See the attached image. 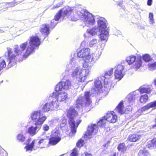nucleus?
Listing matches in <instances>:
<instances>
[{"label":"nucleus","instance_id":"2f4dec72","mask_svg":"<svg viewBox=\"0 0 156 156\" xmlns=\"http://www.w3.org/2000/svg\"><path fill=\"white\" fill-rule=\"evenodd\" d=\"M148 65V68L150 70L154 71L156 69V62L149 63Z\"/></svg>","mask_w":156,"mask_h":156},{"label":"nucleus","instance_id":"6e6552de","mask_svg":"<svg viewBox=\"0 0 156 156\" xmlns=\"http://www.w3.org/2000/svg\"><path fill=\"white\" fill-rule=\"evenodd\" d=\"M105 119L109 123H114L118 120V117L115 112L113 111H108L105 116Z\"/></svg>","mask_w":156,"mask_h":156},{"label":"nucleus","instance_id":"052dcab7","mask_svg":"<svg viewBox=\"0 0 156 156\" xmlns=\"http://www.w3.org/2000/svg\"><path fill=\"white\" fill-rule=\"evenodd\" d=\"M103 119H101L100 120L99 122H103Z\"/></svg>","mask_w":156,"mask_h":156},{"label":"nucleus","instance_id":"aec40b11","mask_svg":"<svg viewBox=\"0 0 156 156\" xmlns=\"http://www.w3.org/2000/svg\"><path fill=\"white\" fill-rule=\"evenodd\" d=\"M35 140H34L30 144H27L24 147L26 151H32L34 148V146L35 143Z\"/></svg>","mask_w":156,"mask_h":156},{"label":"nucleus","instance_id":"3c124183","mask_svg":"<svg viewBox=\"0 0 156 156\" xmlns=\"http://www.w3.org/2000/svg\"><path fill=\"white\" fill-rule=\"evenodd\" d=\"M17 2H16L15 1H14L13 2H11L8 3V4H9L11 6H14L15 5H16L18 4Z\"/></svg>","mask_w":156,"mask_h":156},{"label":"nucleus","instance_id":"e2e57ef3","mask_svg":"<svg viewBox=\"0 0 156 156\" xmlns=\"http://www.w3.org/2000/svg\"><path fill=\"white\" fill-rule=\"evenodd\" d=\"M1 152V150H0V152Z\"/></svg>","mask_w":156,"mask_h":156},{"label":"nucleus","instance_id":"f3484780","mask_svg":"<svg viewBox=\"0 0 156 156\" xmlns=\"http://www.w3.org/2000/svg\"><path fill=\"white\" fill-rule=\"evenodd\" d=\"M108 32L104 29L103 30L101 31V33L100 35V38L101 41H105L106 42L108 39Z\"/></svg>","mask_w":156,"mask_h":156},{"label":"nucleus","instance_id":"ddd939ff","mask_svg":"<svg viewBox=\"0 0 156 156\" xmlns=\"http://www.w3.org/2000/svg\"><path fill=\"white\" fill-rule=\"evenodd\" d=\"M150 108H152L154 109H156V100L155 101L149 103L143 106L141 108V110L142 112L148 110Z\"/></svg>","mask_w":156,"mask_h":156},{"label":"nucleus","instance_id":"4468645a","mask_svg":"<svg viewBox=\"0 0 156 156\" xmlns=\"http://www.w3.org/2000/svg\"><path fill=\"white\" fill-rule=\"evenodd\" d=\"M82 16L84 17L85 21L88 22L89 24H93L95 22V20L94 17L90 13L87 14H83Z\"/></svg>","mask_w":156,"mask_h":156},{"label":"nucleus","instance_id":"c85d7f7f","mask_svg":"<svg viewBox=\"0 0 156 156\" xmlns=\"http://www.w3.org/2000/svg\"><path fill=\"white\" fill-rule=\"evenodd\" d=\"M148 99V96L146 94L141 96L140 98V101L141 103H145Z\"/></svg>","mask_w":156,"mask_h":156},{"label":"nucleus","instance_id":"a211bd4d","mask_svg":"<svg viewBox=\"0 0 156 156\" xmlns=\"http://www.w3.org/2000/svg\"><path fill=\"white\" fill-rule=\"evenodd\" d=\"M84 97L86 100L85 105L87 107L89 106L92 103L90 98V92L88 91L85 92L84 94Z\"/></svg>","mask_w":156,"mask_h":156},{"label":"nucleus","instance_id":"473e14b6","mask_svg":"<svg viewBox=\"0 0 156 156\" xmlns=\"http://www.w3.org/2000/svg\"><path fill=\"white\" fill-rule=\"evenodd\" d=\"M62 11V9H61L59 10L58 12L55 15L54 18V19L55 21H57L60 19Z\"/></svg>","mask_w":156,"mask_h":156},{"label":"nucleus","instance_id":"2eb2a0df","mask_svg":"<svg viewBox=\"0 0 156 156\" xmlns=\"http://www.w3.org/2000/svg\"><path fill=\"white\" fill-rule=\"evenodd\" d=\"M140 135L137 133H134L129 135L127 138L128 141L131 142H135L140 139Z\"/></svg>","mask_w":156,"mask_h":156},{"label":"nucleus","instance_id":"09e8293b","mask_svg":"<svg viewBox=\"0 0 156 156\" xmlns=\"http://www.w3.org/2000/svg\"><path fill=\"white\" fill-rule=\"evenodd\" d=\"M0 156H8V153L5 150H1L0 152Z\"/></svg>","mask_w":156,"mask_h":156},{"label":"nucleus","instance_id":"13d9d810","mask_svg":"<svg viewBox=\"0 0 156 156\" xmlns=\"http://www.w3.org/2000/svg\"><path fill=\"white\" fill-rule=\"evenodd\" d=\"M109 156H116V153L115 152H112V154Z\"/></svg>","mask_w":156,"mask_h":156},{"label":"nucleus","instance_id":"f257e3e1","mask_svg":"<svg viewBox=\"0 0 156 156\" xmlns=\"http://www.w3.org/2000/svg\"><path fill=\"white\" fill-rule=\"evenodd\" d=\"M41 39L37 36H30L29 40V44L28 45V42H25L21 44L19 46L17 44L15 45V47L13 50L15 54L13 53L11 48L7 47L6 48L7 54V61L8 66L11 67L15 65L17 62V57L21 55L22 52L26 49V50L21 57L19 58V61H22L27 58L31 54L35 52V50L38 49L41 44Z\"/></svg>","mask_w":156,"mask_h":156},{"label":"nucleus","instance_id":"de8ad7c7","mask_svg":"<svg viewBox=\"0 0 156 156\" xmlns=\"http://www.w3.org/2000/svg\"><path fill=\"white\" fill-rule=\"evenodd\" d=\"M149 18L151 22L152 23H153L154 22V15L153 13L150 12L149 13Z\"/></svg>","mask_w":156,"mask_h":156},{"label":"nucleus","instance_id":"a18cd8bd","mask_svg":"<svg viewBox=\"0 0 156 156\" xmlns=\"http://www.w3.org/2000/svg\"><path fill=\"white\" fill-rule=\"evenodd\" d=\"M84 61V62L83 64V66L85 68H87L88 66V63L91 62L92 60L87 61L86 59H83Z\"/></svg>","mask_w":156,"mask_h":156},{"label":"nucleus","instance_id":"a19ab883","mask_svg":"<svg viewBox=\"0 0 156 156\" xmlns=\"http://www.w3.org/2000/svg\"><path fill=\"white\" fill-rule=\"evenodd\" d=\"M78 151L76 149L74 148L72 150V153L70 154V156H78Z\"/></svg>","mask_w":156,"mask_h":156},{"label":"nucleus","instance_id":"1a4fd4ad","mask_svg":"<svg viewBox=\"0 0 156 156\" xmlns=\"http://www.w3.org/2000/svg\"><path fill=\"white\" fill-rule=\"evenodd\" d=\"M72 85L70 81L67 80L65 82H61L57 84L55 87V90L56 91H59L62 89L67 90L70 88Z\"/></svg>","mask_w":156,"mask_h":156},{"label":"nucleus","instance_id":"79ce46f5","mask_svg":"<svg viewBox=\"0 0 156 156\" xmlns=\"http://www.w3.org/2000/svg\"><path fill=\"white\" fill-rule=\"evenodd\" d=\"M98 23L100 27L104 28L106 26L105 23L102 20H98Z\"/></svg>","mask_w":156,"mask_h":156},{"label":"nucleus","instance_id":"4d7b16f0","mask_svg":"<svg viewBox=\"0 0 156 156\" xmlns=\"http://www.w3.org/2000/svg\"><path fill=\"white\" fill-rule=\"evenodd\" d=\"M116 3H118V5L119 6H121L122 5L123 3V0H122L120 2L118 3V2H116Z\"/></svg>","mask_w":156,"mask_h":156},{"label":"nucleus","instance_id":"680f3d73","mask_svg":"<svg viewBox=\"0 0 156 156\" xmlns=\"http://www.w3.org/2000/svg\"><path fill=\"white\" fill-rule=\"evenodd\" d=\"M31 140V139L30 138H28L27 140L28 141H29Z\"/></svg>","mask_w":156,"mask_h":156},{"label":"nucleus","instance_id":"f03ea898","mask_svg":"<svg viewBox=\"0 0 156 156\" xmlns=\"http://www.w3.org/2000/svg\"><path fill=\"white\" fill-rule=\"evenodd\" d=\"M30 117L33 121L34 122V125L36 126H31L27 129V132L31 136L35 135L38 131L37 126L42 125L46 120L47 117L45 116H41V112L40 110L34 111L31 114Z\"/></svg>","mask_w":156,"mask_h":156},{"label":"nucleus","instance_id":"c9c22d12","mask_svg":"<svg viewBox=\"0 0 156 156\" xmlns=\"http://www.w3.org/2000/svg\"><path fill=\"white\" fill-rule=\"evenodd\" d=\"M148 155V152L144 149L140 150L138 153V156H147Z\"/></svg>","mask_w":156,"mask_h":156},{"label":"nucleus","instance_id":"ea45409f","mask_svg":"<svg viewBox=\"0 0 156 156\" xmlns=\"http://www.w3.org/2000/svg\"><path fill=\"white\" fill-rule=\"evenodd\" d=\"M6 64L5 60H3L2 61H0V71L3 68L6 67Z\"/></svg>","mask_w":156,"mask_h":156},{"label":"nucleus","instance_id":"8fccbe9b","mask_svg":"<svg viewBox=\"0 0 156 156\" xmlns=\"http://www.w3.org/2000/svg\"><path fill=\"white\" fill-rule=\"evenodd\" d=\"M49 129V127L47 124L44 125L43 127V129L45 131H48Z\"/></svg>","mask_w":156,"mask_h":156},{"label":"nucleus","instance_id":"6e6d98bb","mask_svg":"<svg viewBox=\"0 0 156 156\" xmlns=\"http://www.w3.org/2000/svg\"><path fill=\"white\" fill-rule=\"evenodd\" d=\"M154 122L155 123L152 126V128H154L156 127V118L154 119Z\"/></svg>","mask_w":156,"mask_h":156},{"label":"nucleus","instance_id":"bb28decb","mask_svg":"<svg viewBox=\"0 0 156 156\" xmlns=\"http://www.w3.org/2000/svg\"><path fill=\"white\" fill-rule=\"evenodd\" d=\"M136 59V56L135 55H131L126 58V61L129 65H131L135 61Z\"/></svg>","mask_w":156,"mask_h":156},{"label":"nucleus","instance_id":"7c9ffc66","mask_svg":"<svg viewBox=\"0 0 156 156\" xmlns=\"http://www.w3.org/2000/svg\"><path fill=\"white\" fill-rule=\"evenodd\" d=\"M60 127L61 129L64 130L67 128L66 119H63L60 123Z\"/></svg>","mask_w":156,"mask_h":156},{"label":"nucleus","instance_id":"603ef678","mask_svg":"<svg viewBox=\"0 0 156 156\" xmlns=\"http://www.w3.org/2000/svg\"><path fill=\"white\" fill-rule=\"evenodd\" d=\"M152 0H147V4L148 6H151L152 4Z\"/></svg>","mask_w":156,"mask_h":156},{"label":"nucleus","instance_id":"0eeeda50","mask_svg":"<svg viewBox=\"0 0 156 156\" xmlns=\"http://www.w3.org/2000/svg\"><path fill=\"white\" fill-rule=\"evenodd\" d=\"M59 104L57 103V101H52L44 105L42 107V110L44 112L51 111L53 110L55 108H57Z\"/></svg>","mask_w":156,"mask_h":156},{"label":"nucleus","instance_id":"9d476101","mask_svg":"<svg viewBox=\"0 0 156 156\" xmlns=\"http://www.w3.org/2000/svg\"><path fill=\"white\" fill-rule=\"evenodd\" d=\"M50 27L49 25L47 23H44L41 26L40 29V31L42 34H43L45 37H48L50 32Z\"/></svg>","mask_w":156,"mask_h":156},{"label":"nucleus","instance_id":"4c0bfd02","mask_svg":"<svg viewBox=\"0 0 156 156\" xmlns=\"http://www.w3.org/2000/svg\"><path fill=\"white\" fill-rule=\"evenodd\" d=\"M84 140L82 139H80L76 143V146L78 147H83L84 144Z\"/></svg>","mask_w":156,"mask_h":156},{"label":"nucleus","instance_id":"f8f14e48","mask_svg":"<svg viewBox=\"0 0 156 156\" xmlns=\"http://www.w3.org/2000/svg\"><path fill=\"white\" fill-rule=\"evenodd\" d=\"M123 68L122 67L120 66L118 67L115 72V78L118 80H120L122 78L123 74L122 73V70Z\"/></svg>","mask_w":156,"mask_h":156},{"label":"nucleus","instance_id":"cd10ccee","mask_svg":"<svg viewBox=\"0 0 156 156\" xmlns=\"http://www.w3.org/2000/svg\"><path fill=\"white\" fill-rule=\"evenodd\" d=\"M17 140L19 142H23L26 140V137L23 133L18 134L16 137Z\"/></svg>","mask_w":156,"mask_h":156},{"label":"nucleus","instance_id":"37998d69","mask_svg":"<svg viewBox=\"0 0 156 156\" xmlns=\"http://www.w3.org/2000/svg\"><path fill=\"white\" fill-rule=\"evenodd\" d=\"M86 79V76L83 75H81L80 76L78 80L79 83H83L85 81Z\"/></svg>","mask_w":156,"mask_h":156},{"label":"nucleus","instance_id":"dca6fc26","mask_svg":"<svg viewBox=\"0 0 156 156\" xmlns=\"http://www.w3.org/2000/svg\"><path fill=\"white\" fill-rule=\"evenodd\" d=\"M84 104V98L82 96H79L76 100L75 102L76 107L79 108L82 107Z\"/></svg>","mask_w":156,"mask_h":156},{"label":"nucleus","instance_id":"49530a36","mask_svg":"<svg viewBox=\"0 0 156 156\" xmlns=\"http://www.w3.org/2000/svg\"><path fill=\"white\" fill-rule=\"evenodd\" d=\"M113 73V69H111L110 70L106 71L105 73V76H110L112 75Z\"/></svg>","mask_w":156,"mask_h":156},{"label":"nucleus","instance_id":"72a5a7b5","mask_svg":"<svg viewBox=\"0 0 156 156\" xmlns=\"http://www.w3.org/2000/svg\"><path fill=\"white\" fill-rule=\"evenodd\" d=\"M149 147H152L155 149H156V138L152 140L151 142V144H148Z\"/></svg>","mask_w":156,"mask_h":156},{"label":"nucleus","instance_id":"7ed1b4c3","mask_svg":"<svg viewBox=\"0 0 156 156\" xmlns=\"http://www.w3.org/2000/svg\"><path fill=\"white\" fill-rule=\"evenodd\" d=\"M66 117L68 118V123L70 129L71 133L74 135L76 132V129L78 125L81 122V121L79 120L77 122H75L74 118L78 115V112L73 107H70L68 109L66 110Z\"/></svg>","mask_w":156,"mask_h":156},{"label":"nucleus","instance_id":"864d4df0","mask_svg":"<svg viewBox=\"0 0 156 156\" xmlns=\"http://www.w3.org/2000/svg\"><path fill=\"white\" fill-rule=\"evenodd\" d=\"M84 153L85 156H93L91 154L88 153L87 152H85Z\"/></svg>","mask_w":156,"mask_h":156},{"label":"nucleus","instance_id":"bf43d9fd","mask_svg":"<svg viewBox=\"0 0 156 156\" xmlns=\"http://www.w3.org/2000/svg\"><path fill=\"white\" fill-rule=\"evenodd\" d=\"M101 153L103 154H106V151L104 149L102 150Z\"/></svg>","mask_w":156,"mask_h":156},{"label":"nucleus","instance_id":"9b49d317","mask_svg":"<svg viewBox=\"0 0 156 156\" xmlns=\"http://www.w3.org/2000/svg\"><path fill=\"white\" fill-rule=\"evenodd\" d=\"M95 127H97V126L95 124H92L90 126H88L87 131L85 133L84 137V138H90V136L94 132V130Z\"/></svg>","mask_w":156,"mask_h":156},{"label":"nucleus","instance_id":"4be33fe9","mask_svg":"<svg viewBox=\"0 0 156 156\" xmlns=\"http://www.w3.org/2000/svg\"><path fill=\"white\" fill-rule=\"evenodd\" d=\"M117 148L119 151L122 153H125L126 151L127 147L124 142L120 143L117 147Z\"/></svg>","mask_w":156,"mask_h":156},{"label":"nucleus","instance_id":"b1692460","mask_svg":"<svg viewBox=\"0 0 156 156\" xmlns=\"http://www.w3.org/2000/svg\"><path fill=\"white\" fill-rule=\"evenodd\" d=\"M85 71V70H82L79 68H76L73 72L72 75L73 77L77 76L78 74L81 76L82 73Z\"/></svg>","mask_w":156,"mask_h":156},{"label":"nucleus","instance_id":"412c9836","mask_svg":"<svg viewBox=\"0 0 156 156\" xmlns=\"http://www.w3.org/2000/svg\"><path fill=\"white\" fill-rule=\"evenodd\" d=\"M142 64V62L141 59V58H138L135 62V63L133 66V69L137 70L140 68Z\"/></svg>","mask_w":156,"mask_h":156},{"label":"nucleus","instance_id":"f704fd0d","mask_svg":"<svg viewBox=\"0 0 156 156\" xmlns=\"http://www.w3.org/2000/svg\"><path fill=\"white\" fill-rule=\"evenodd\" d=\"M97 29L95 28H92L90 30L88 29L87 32L88 33L92 35H94L97 34Z\"/></svg>","mask_w":156,"mask_h":156},{"label":"nucleus","instance_id":"e433bc0d","mask_svg":"<svg viewBox=\"0 0 156 156\" xmlns=\"http://www.w3.org/2000/svg\"><path fill=\"white\" fill-rule=\"evenodd\" d=\"M143 59L145 62H149L151 60L150 55L147 54H145L143 56Z\"/></svg>","mask_w":156,"mask_h":156},{"label":"nucleus","instance_id":"c03bdc74","mask_svg":"<svg viewBox=\"0 0 156 156\" xmlns=\"http://www.w3.org/2000/svg\"><path fill=\"white\" fill-rule=\"evenodd\" d=\"M46 139H40L38 142V144L39 145H41L42 144L43 145H45L47 143V142L46 141Z\"/></svg>","mask_w":156,"mask_h":156},{"label":"nucleus","instance_id":"39448f33","mask_svg":"<svg viewBox=\"0 0 156 156\" xmlns=\"http://www.w3.org/2000/svg\"><path fill=\"white\" fill-rule=\"evenodd\" d=\"M51 96L52 98H55L56 99L55 101H57L58 104V101H63L66 99L67 94L61 89L59 91H56L55 89V92L52 94Z\"/></svg>","mask_w":156,"mask_h":156},{"label":"nucleus","instance_id":"58836bf2","mask_svg":"<svg viewBox=\"0 0 156 156\" xmlns=\"http://www.w3.org/2000/svg\"><path fill=\"white\" fill-rule=\"evenodd\" d=\"M97 43V39H93L89 43V46L90 47H92L95 46Z\"/></svg>","mask_w":156,"mask_h":156},{"label":"nucleus","instance_id":"5701e85b","mask_svg":"<svg viewBox=\"0 0 156 156\" xmlns=\"http://www.w3.org/2000/svg\"><path fill=\"white\" fill-rule=\"evenodd\" d=\"M139 90L141 94L146 93L148 94L152 91L151 89L148 87H141L139 88Z\"/></svg>","mask_w":156,"mask_h":156},{"label":"nucleus","instance_id":"393cba45","mask_svg":"<svg viewBox=\"0 0 156 156\" xmlns=\"http://www.w3.org/2000/svg\"><path fill=\"white\" fill-rule=\"evenodd\" d=\"M82 15V13L80 12H78L77 13H75V14H73V16H71V20L72 21H76L79 18L82 17L81 16Z\"/></svg>","mask_w":156,"mask_h":156},{"label":"nucleus","instance_id":"a878e982","mask_svg":"<svg viewBox=\"0 0 156 156\" xmlns=\"http://www.w3.org/2000/svg\"><path fill=\"white\" fill-rule=\"evenodd\" d=\"M123 104V101H120L116 107V110L118 111V112L121 114H123L124 113V112H123V111L124 108Z\"/></svg>","mask_w":156,"mask_h":156},{"label":"nucleus","instance_id":"6ab92c4d","mask_svg":"<svg viewBox=\"0 0 156 156\" xmlns=\"http://www.w3.org/2000/svg\"><path fill=\"white\" fill-rule=\"evenodd\" d=\"M94 90L96 91H100L102 87L101 82L99 80H96L94 82Z\"/></svg>","mask_w":156,"mask_h":156},{"label":"nucleus","instance_id":"20e7f679","mask_svg":"<svg viewBox=\"0 0 156 156\" xmlns=\"http://www.w3.org/2000/svg\"><path fill=\"white\" fill-rule=\"evenodd\" d=\"M78 57L82 58L87 61L92 60L93 56L90 54V49L88 48H83L77 54Z\"/></svg>","mask_w":156,"mask_h":156},{"label":"nucleus","instance_id":"c756f323","mask_svg":"<svg viewBox=\"0 0 156 156\" xmlns=\"http://www.w3.org/2000/svg\"><path fill=\"white\" fill-rule=\"evenodd\" d=\"M73 12V9L70 8H68L64 11L63 14V16L64 17L67 16H69L72 14Z\"/></svg>","mask_w":156,"mask_h":156},{"label":"nucleus","instance_id":"5fc2aeb1","mask_svg":"<svg viewBox=\"0 0 156 156\" xmlns=\"http://www.w3.org/2000/svg\"><path fill=\"white\" fill-rule=\"evenodd\" d=\"M55 24L54 22L51 21L50 24V26L51 27H52V28H54L55 27Z\"/></svg>","mask_w":156,"mask_h":156},{"label":"nucleus","instance_id":"423d86ee","mask_svg":"<svg viewBox=\"0 0 156 156\" xmlns=\"http://www.w3.org/2000/svg\"><path fill=\"white\" fill-rule=\"evenodd\" d=\"M52 136L49 139L48 144L51 145H55L61 140V135L60 131L57 129L52 134Z\"/></svg>","mask_w":156,"mask_h":156}]
</instances>
